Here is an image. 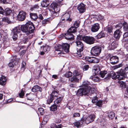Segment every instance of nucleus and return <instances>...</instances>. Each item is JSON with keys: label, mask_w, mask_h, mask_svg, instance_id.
<instances>
[{"label": "nucleus", "mask_w": 128, "mask_h": 128, "mask_svg": "<svg viewBox=\"0 0 128 128\" xmlns=\"http://www.w3.org/2000/svg\"><path fill=\"white\" fill-rule=\"evenodd\" d=\"M21 30L25 33L24 35L28 36L33 33L35 27L32 22L28 21L24 25H22L20 27Z\"/></svg>", "instance_id": "obj_1"}, {"label": "nucleus", "mask_w": 128, "mask_h": 128, "mask_svg": "<svg viewBox=\"0 0 128 128\" xmlns=\"http://www.w3.org/2000/svg\"><path fill=\"white\" fill-rule=\"evenodd\" d=\"M84 36L80 35L78 36L75 42L76 45L77 46L76 54L79 57H82L83 55V53L82 52L84 49V44L80 40H82L83 41V38Z\"/></svg>", "instance_id": "obj_2"}, {"label": "nucleus", "mask_w": 128, "mask_h": 128, "mask_svg": "<svg viewBox=\"0 0 128 128\" xmlns=\"http://www.w3.org/2000/svg\"><path fill=\"white\" fill-rule=\"evenodd\" d=\"M128 72V66L126 67L124 70L121 69L120 71L117 72L118 75H116V78L119 80H123L126 76V73Z\"/></svg>", "instance_id": "obj_3"}, {"label": "nucleus", "mask_w": 128, "mask_h": 128, "mask_svg": "<svg viewBox=\"0 0 128 128\" xmlns=\"http://www.w3.org/2000/svg\"><path fill=\"white\" fill-rule=\"evenodd\" d=\"M62 1L63 0L59 1L58 3L55 2H53L50 5V7L54 10V12L53 14L54 15V14L58 12L60 10V6H61L63 4H62Z\"/></svg>", "instance_id": "obj_4"}, {"label": "nucleus", "mask_w": 128, "mask_h": 128, "mask_svg": "<svg viewBox=\"0 0 128 128\" xmlns=\"http://www.w3.org/2000/svg\"><path fill=\"white\" fill-rule=\"evenodd\" d=\"M88 88V90H87V88H82L79 89L76 93V95L78 96H81L83 95L88 96L91 93L90 92V88Z\"/></svg>", "instance_id": "obj_5"}, {"label": "nucleus", "mask_w": 128, "mask_h": 128, "mask_svg": "<svg viewBox=\"0 0 128 128\" xmlns=\"http://www.w3.org/2000/svg\"><path fill=\"white\" fill-rule=\"evenodd\" d=\"M101 51V48L98 46H96L92 48L90 52L92 55L97 56L100 54Z\"/></svg>", "instance_id": "obj_6"}, {"label": "nucleus", "mask_w": 128, "mask_h": 128, "mask_svg": "<svg viewBox=\"0 0 128 128\" xmlns=\"http://www.w3.org/2000/svg\"><path fill=\"white\" fill-rule=\"evenodd\" d=\"M83 41L86 43L92 44L94 43L95 39L92 36H84L83 38Z\"/></svg>", "instance_id": "obj_7"}, {"label": "nucleus", "mask_w": 128, "mask_h": 128, "mask_svg": "<svg viewBox=\"0 0 128 128\" xmlns=\"http://www.w3.org/2000/svg\"><path fill=\"white\" fill-rule=\"evenodd\" d=\"M70 14L71 12L70 11L66 12L62 16V20H66L67 21H68L69 22L71 21L72 20L70 18Z\"/></svg>", "instance_id": "obj_8"}, {"label": "nucleus", "mask_w": 128, "mask_h": 128, "mask_svg": "<svg viewBox=\"0 0 128 128\" xmlns=\"http://www.w3.org/2000/svg\"><path fill=\"white\" fill-rule=\"evenodd\" d=\"M26 14L23 11L20 12L18 15V18L19 20L22 21L24 20L26 18Z\"/></svg>", "instance_id": "obj_9"}, {"label": "nucleus", "mask_w": 128, "mask_h": 128, "mask_svg": "<svg viewBox=\"0 0 128 128\" xmlns=\"http://www.w3.org/2000/svg\"><path fill=\"white\" fill-rule=\"evenodd\" d=\"M107 76L104 78L105 81H107L110 80L111 77L112 79H115L116 78V75L115 73L113 71H112L110 72V74H108L107 75Z\"/></svg>", "instance_id": "obj_10"}, {"label": "nucleus", "mask_w": 128, "mask_h": 128, "mask_svg": "<svg viewBox=\"0 0 128 128\" xmlns=\"http://www.w3.org/2000/svg\"><path fill=\"white\" fill-rule=\"evenodd\" d=\"M95 116L94 114H91L86 118L85 122L86 124H88L93 122L94 120Z\"/></svg>", "instance_id": "obj_11"}, {"label": "nucleus", "mask_w": 128, "mask_h": 128, "mask_svg": "<svg viewBox=\"0 0 128 128\" xmlns=\"http://www.w3.org/2000/svg\"><path fill=\"white\" fill-rule=\"evenodd\" d=\"M91 93L89 94L90 95V97L92 99V102L94 103L97 102L98 101V98L96 97V94L95 93L92 92V90L90 92Z\"/></svg>", "instance_id": "obj_12"}, {"label": "nucleus", "mask_w": 128, "mask_h": 128, "mask_svg": "<svg viewBox=\"0 0 128 128\" xmlns=\"http://www.w3.org/2000/svg\"><path fill=\"white\" fill-rule=\"evenodd\" d=\"M82 88H87V90H88V87H90V92L92 91V88L90 86V83L87 80L84 81L83 82L82 84Z\"/></svg>", "instance_id": "obj_13"}, {"label": "nucleus", "mask_w": 128, "mask_h": 128, "mask_svg": "<svg viewBox=\"0 0 128 128\" xmlns=\"http://www.w3.org/2000/svg\"><path fill=\"white\" fill-rule=\"evenodd\" d=\"M64 37L65 38L69 40H72L74 39V36L71 33L68 32L67 31V32L64 34Z\"/></svg>", "instance_id": "obj_14"}, {"label": "nucleus", "mask_w": 128, "mask_h": 128, "mask_svg": "<svg viewBox=\"0 0 128 128\" xmlns=\"http://www.w3.org/2000/svg\"><path fill=\"white\" fill-rule=\"evenodd\" d=\"M85 6L84 4L82 3L78 5L77 7V9L80 13H82L85 11L86 10Z\"/></svg>", "instance_id": "obj_15"}, {"label": "nucleus", "mask_w": 128, "mask_h": 128, "mask_svg": "<svg viewBox=\"0 0 128 128\" xmlns=\"http://www.w3.org/2000/svg\"><path fill=\"white\" fill-rule=\"evenodd\" d=\"M100 28L99 24L98 23H95L92 26L91 30L94 32H96Z\"/></svg>", "instance_id": "obj_16"}, {"label": "nucleus", "mask_w": 128, "mask_h": 128, "mask_svg": "<svg viewBox=\"0 0 128 128\" xmlns=\"http://www.w3.org/2000/svg\"><path fill=\"white\" fill-rule=\"evenodd\" d=\"M110 63L113 64H116L118 61V58L117 56H114L111 57L110 59Z\"/></svg>", "instance_id": "obj_17"}, {"label": "nucleus", "mask_w": 128, "mask_h": 128, "mask_svg": "<svg viewBox=\"0 0 128 128\" xmlns=\"http://www.w3.org/2000/svg\"><path fill=\"white\" fill-rule=\"evenodd\" d=\"M117 46V44L116 42L114 41L110 44L108 48L110 50H112L116 48Z\"/></svg>", "instance_id": "obj_18"}, {"label": "nucleus", "mask_w": 128, "mask_h": 128, "mask_svg": "<svg viewBox=\"0 0 128 128\" xmlns=\"http://www.w3.org/2000/svg\"><path fill=\"white\" fill-rule=\"evenodd\" d=\"M122 32L120 30H117L115 31L114 34V37L117 39H119L121 35Z\"/></svg>", "instance_id": "obj_19"}, {"label": "nucleus", "mask_w": 128, "mask_h": 128, "mask_svg": "<svg viewBox=\"0 0 128 128\" xmlns=\"http://www.w3.org/2000/svg\"><path fill=\"white\" fill-rule=\"evenodd\" d=\"M63 50L64 51L66 52H69L70 45L67 43H64L62 45Z\"/></svg>", "instance_id": "obj_20"}, {"label": "nucleus", "mask_w": 128, "mask_h": 128, "mask_svg": "<svg viewBox=\"0 0 128 128\" xmlns=\"http://www.w3.org/2000/svg\"><path fill=\"white\" fill-rule=\"evenodd\" d=\"M84 120L82 119L80 120H79L74 123V126L77 128H79L82 125L84 122Z\"/></svg>", "instance_id": "obj_21"}, {"label": "nucleus", "mask_w": 128, "mask_h": 128, "mask_svg": "<svg viewBox=\"0 0 128 128\" xmlns=\"http://www.w3.org/2000/svg\"><path fill=\"white\" fill-rule=\"evenodd\" d=\"M6 77L3 76H0V84L2 85H4L6 84Z\"/></svg>", "instance_id": "obj_22"}, {"label": "nucleus", "mask_w": 128, "mask_h": 128, "mask_svg": "<svg viewBox=\"0 0 128 128\" xmlns=\"http://www.w3.org/2000/svg\"><path fill=\"white\" fill-rule=\"evenodd\" d=\"M49 4L48 0H43L41 2V5L43 7H47Z\"/></svg>", "instance_id": "obj_23"}, {"label": "nucleus", "mask_w": 128, "mask_h": 128, "mask_svg": "<svg viewBox=\"0 0 128 128\" xmlns=\"http://www.w3.org/2000/svg\"><path fill=\"white\" fill-rule=\"evenodd\" d=\"M42 88L38 86H34L32 88V91L33 92H36L38 91L41 92Z\"/></svg>", "instance_id": "obj_24"}, {"label": "nucleus", "mask_w": 128, "mask_h": 128, "mask_svg": "<svg viewBox=\"0 0 128 128\" xmlns=\"http://www.w3.org/2000/svg\"><path fill=\"white\" fill-rule=\"evenodd\" d=\"M21 29L20 27L17 26L15 27L13 30L12 32V34H18L21 31Z\"/></svg>", "instance_id": "obj_25"}, {"label": "nucleus", "mask_w": 128, "mask_h": 128, "mask_svg": "<svg viewBox=\"0 0 128 128\" xmlns=\"http://www.w3.org/2000/svg\"><path fill=\"white\" fill-rule=\"evenodd\" d=\"M82 74L77 70H75L73 72V75L78 78L81 79Z\"/></svg>", "instance_id": "obj_26"}, {"label": "nucleus", "mask_w": 128, "mask_h": 128, "mask_svg": "<svg viewBox=\"0 0 128 128\" xmlns=\"http://www.w3.org/2000/svg\"><path fill=\"white\" fill-rule=\"evenodd\" d=\"M30 18L34 21H35L38 18V16L36 13H30Z\"/></svg>", "instance_id": "obj_27"}, {"label": "nucleus", "mask_w": 128, "mask_h": 128, "mask_svg": "<svg viewBox=\"0 0 128 128\" xmlns=\"http://www.w3.org/2000/svg\"><path fill=\"white\" fill-rule=\"evenodd\" d=\"M65 20H62V19L61 21H60L58 23V25L63 28L66 26L67 23L66 22Z\"/></svg>", "instance_id": "obj_28"}, {"label": "nucleus", "mask_w": 128, "mask_h": 128, "mask_svg": "<svg viewBox=\"0 0 128 128\" xmlns=\"http://www.w3.org/2000/svg\"><path fill=\"white\" fill-rule=\"evenodd\" d=\"M80 79V78H78L77 77L74 76L73 77L70 79V80L71 82H78L79 79Z\"/></svg>", "instance_id": "obj_29"}, {"label": "nucleus", "mask_w": 128, "mask_h": 128, "mask_svg": "<svg viewBox=\"0 0 128 128\" xmlns=\"http://www.w3.org/2000/svg\"><path fill=\"white\" fill-rule=\"evenodd\" d=\"M12 12V10L9 8H7L6 9L4 10L3 14H5L6 15H9Z\"/></svg>", "instance_id": "obj_30"}, {"label": "nucleus", "mask_w": 128, "mask_h": 128, "mask_svg": "<svg viewBox=\"0 0 128 128\" xmlns=\"http://www.w3.org/2000/svg\"><path fill=\"white\" fill-rule=\"evenodd\" d=\"M18 64L16 60H14L12 61V62H10L8 64V66L10 67H13L15 65Z\"/></svg>", "instance_id": "obj_31"}, {"label": "nucleus", "mask_w": 128, "mask_h": 128, "mask_svg": "<svg viewBox=\"0 0 128 128\" xmlns=\"http://www.w3.org/2000/svg\"><path fill=\"white\" fill-rule=\"evenodd\" d=\"M90 78L92 79L94 82H98L99 80L98 77L96 76H91Z\"/></svg>", "instance_id": "obj_32"}, {"label": "nucleus", "mask_w": 128, "mask_h": 128, "mask_svg": "<svg viewBox=\"0 0 128 128\" xmlns=\"http://www.w3.org/2000/svg\"><path fill=\"white\" fill-rule=\"evenodd\" d=\"M54 99V98L53 97V96L50 94V96L49 97L48 99L47 100V103L48 104H50V103L52 102L53 100Z\"/></svg>", "instance_id": "obj_33"}, {"label": "nucleus", "mask_w": 128, "mask_h": 128, "mask_svg": "<svg viewBox=\"0 0 128 128\" xmlns=\"http://www.w3.org/2000/svg\"><path fill=\"white\" fill-rule=\"evenodd\" d=\"M108 116L110 119H112L115 116V114L113 112H110L108 113Z\"/></svg>", "instance_id": "obj_34"}, {"label": "nucleus", "mask_w": 128, "mask_h": 128, "mask_svg": "<svg viewBox=\"0 0 128 128\" xmlns=\"http://www.w3.org/2000/svg\"><path fill=\"white\" fill-rule=\"evenodd\" d=\"M76 29L73 26H72L68 29L67 32L72 34V33H74L76 32Z\"/></svg>", "instance_id": "obj_35"}, {"label": "nucleus", "mask_w": 128, "mask_h": 128, "mask_svg": "<svg viewBox=\"0 0 128 128\" xmlns=\"http://www.w3.org/2000/svg\"><path fill=\"white\" fill-rule=\"evenodd\" d=\"M62 47V45H59L57 46H55V50L57 51H62L63 49Z\"/></svg>", "instance_id": "obj_36"}, {"label": "nucleus", "mask_w": 128, "mask_h": 128, "mask_svg": "<svg viewBox=\"0 0 128 128\" xmlns=\"http://www.w3.org/2000/svg\"><path fill=\"white\" fill-rule=\"evenodd\" d=\"M58 91H56L54 90L52 91V92L51 94V96H53V97L54 98H56L57 97V96L58 95Z\"/></svg>", "instance_id": "obj_37"}, {"label": "nucleus", "mask_w": 128, "mask_h": 128, "mask_svg": "<svg viewBox=\"0 0 128 128\" xmlns=\"http://www.w3.org/2000/svg\"><path fill=\"white\" fill-rule=\"evenodd\" d=\"M57 110V107L56 105L54 104L52 105L50 107V110L51 111L54 112Z\"/></svg>", "instance_id": "obj_38"}, {"label": "nucleus", "mask_w": 128, "mask_h": 128, "mask_svg": "<svg viewBox=\"0 0 128 128\" xmlns=\"http://www.w3.org/2000/svg\"><path fill=\"white\" fill-rule=\"evenodd\" d=\"M62 99V98L61 97H60L57 98L55 101H54V104L56 105V104L60 103Z\"/></svg>", "instance_id": "obj_39"}, {"label": "nucleus", "mask_w": 128, "mask_h": 128, "mask_svg": "<svg viewBox=\"0 0 128 128\" xmlns=\"http://www.w3.org/2000/svg\"><path fill=\"white\" fill-rule=\"evenodd\" d=\"M100 61V60L98 58H92L91 63H97Z\"/></svg>", "instance_id": "obj_40"}, {"label": "nucleus", "mask_w": 128, "mask_h": 128, "mask_svg": "<svg viewBox=\"0 0 128 128\" xmlns=\"http://www.w3.org/2000/svg\"><path fill=\"white\" fill-rule=\"evenodd\" d=\"M105 34L104 32H101L96 36L98 38H100L104 36Z\"/></svg>", "instance_id": "obj_41"}, {"label": "nucleus", "mask_w": 128, "mask_h": 128, "mask_svg": "<svg viewBox=\"0 0 128 128\" xmlns=\"http://www.w3.org/2000/svg\"><path fill=\"white\" fill-rule=\"evenodd\" d=\"M80 22L79 21H75L73 24V27L75 28H78L80 26Z\"/></svg>", "instance_id": "obj_42"}, {"label": "nucleus", "mask_w": 128, "mask_h": 128, "mask_svg": "<svg viewBox=\"0 0 128 128\" xmlns=\"http://www.w3.org/2000/svg\"><path fill=\"white\" fill-rule=\"evenodd\" d=\"M26 35L25 36L26 37ZM25 38H24V43H26L27 42H28L30 38H32V34H30L28 35V36H27Z\"/></svg>", "instance_id": "obj_43"}, {"label": "nucleus", "mask_w": 128, "mask_h": 128, "mask_svg": "<svg viewBox=\"0 0 128 128\" xmlns=\"http://www.w3.org/2000/svg\"><path fill=\"white\" fill-rule=\"evenodd\" d=\"M50 48V47L48 46H46L43 47V50L45 52L49 51Z\"/></svg>", "instance_id": "obj_44"}, {"label": "nucleus", "mask_w": 128, "mask_h": 128, "mask_svg": "<svg viewBox=\"0 0 128 128\" xmlns=\"http://www.w3.org/2000/svg\"><path fill=\"white\" fill-rule=\"evenodd\" d=\"M123 26V29L124 31H126L128 30V25L127 24L126 22H124L122 24Z\"/></svg>", "instance_id": "obj_45"}, {"label": "nucleus", "mask_w": 128, "mask_h": 128, "mask_svg": "<svg viewBox=\"0 0 128 128\" xmlns=\"http://www.w3.org/2000/svg\"><path fill=\"white\" fill-rule=\"evenodd\" d=\"M107 73V72L106 71H103L100 72V74L102 78H103Z\"/></svg>", "instance_id": "obj_46"}, {"label": "nucleus", "mask_w": 128, "mask_h": 128, "mask_svg": "<svg viewBox=\"0 0 128 128\" xmlns=\"http://www.w3.org/2000/svg\"><path fill=\"white\" fill-rule=\"evenodd\" d=\"M120 86L122 88H125L126 86V84L123 82L122 81L120 82Z\"/></svg>", "instance_id": "obj_47"}, {"label": "nucleus", "mask_w": 128, "mask_h": 128, "mask_svg": "<svg viewBox=\"0 0 128 128\" xmlns=\"http://www.w3.org/2000/svg\"><path fill=\"white\" fill-rule=\"evenodd\" d=\"M2 21L9 23L10 22V21L8 18H4L2 19Z\"/></svg>", "instance_id": "obj_48"}, {"label": "nucleus", "mask_w": 128, "mask_h": 128, "mask_svg": "<svg viewBox=\"0 0 128 128\" xmlns=\"http://www.w3.org/2000/svg\"><path fill=\"white\" fill-rule=\"evenodd\" d=\"M72 76V73L70 71H68L65 74V76L69 78Z\"/></svg>", "instance_id": "obj_49"}, {"label": "nucleus", "mask_w": 128, "mask_h": 128, "mask_svg": "<svg viewBox=\"0 0 128 128\" xmlns=\"http://www.w3.org/2000/svg\"><path fill=\"white\" fill-rule=\"evenodd\" d=\"M102 102V100H98L97 102L96 105L99 107H101L103 104Z\"/></svg>", "instance_id": "obj_50"}, {"label": "nucleus", "mask_w": 128, "mask_h": 128, "mask_svg": "<svg viewBox=\"0 0 128 128\" xmlns=\"http://www.w3.org/2000/svg\"><path fill=\"white\" fill-rule=\"evenodd\" d=\"M94 70L96 71L95 72V73H97L98 72H99L100 70V67L99 66H97L95 67Z\"/></svg>", "instance_id": "obj_51"}, {"label": "nucleus", "mask_w": 128, "mask_h": 128, "mask_svg": "<svg viewBox=\"0 0 128 128\" xmlns=\"http://www.w3.org/2000/svg\"><path fill=\"white\" fill-rule=\"evenodd\" d=\"M95 18L97 20H99L103 18V17L100 14H98L96 16Z\"/></svg>", "instance_id": "obj_52"}, {"label": "nucleus", "mask_w": 128, "mask_h": 128, "mask_svg": "<svg viewBox=\"0 0 128 128\" xmlns=\"http://www.w3.org/2000/svg\"><path fill=\"white\" fill-rule=\"evenodd\" d=\"M122 26L123 24H119L116 25V27L118 28V29L120 30L122 28Z\"/></svg>", "instance_id": "obj_53"}, {"label": "nucleus", "mask_w": 128, "mask_h": 128, "mask_svg": "<svg viewBox=\"0 0 128 128\" xmlns=\"http://www.w3.org/2000/svg\"><path fill=\"white\" fill-rule=\"evenodd\" d=\"M85 59L86 61L91 63L92 58L89 57H86L85 58Z\"/></svg>", "instance_id": "obj_54"}, {"label": "nucleus", "mask_w": 128, "mask_h": 128, "mask_svg": "<svg viewBox=\"0 0 128 128\" xmlns=\"http://www.w3.org/2000/svg\"><path fill=\"white\" fill-rule=\"evenodd\" d=\"M38 110L40 112L41 115H43L44 112V110L42 108H38Z\"/></svg>", "instance_id": "obj_55"}, {"label": "nucleus", "mask_w": 128, "mask_h": 128, "mask_svg": "<svg viewBox=\"0 0 128 128\" xmlns=\"http://www.w3.org/2000/svg\"><path fill=\"white\" fill-rule=\"evenodd\" d=\"M48 22L49 20L48 18L44 19L42 21V24L43 26H45V25Z\"/></svg>", "instance_id": "obj_56"}, {"label": "nucleus", "mask_w": 128, "mask_h": 128, "mask_svg": "<svg viewBox=\"0 0 128 128\" xmlns=\"http://www.w3.org/2000/svg\"><path fill=\"white\" fill-rule=\"evenodd\" d=\"M18 37V34H12V38L15 41L17 39Z\"/></svg>", "instance_id": "obj_57"}, {"label": "nucleus", "mask_w": 128, "mask_h": 128, "mask_svg": "<svg viewBox=\"0 0 128 128\" xmlns=\"http://www.w3.org/2000/svg\"><path fill=\"white\" fill-rule=\"evenodd\" d=\"M26 65L25 62H23L22 63V67L21 68V70L23 71H24L25 69Z\"/></svg>", "instance_id": "obj_58"}, {"label": "nucleus", "mask_w": 128, "mask_h": 128, "mask_svg": "<svg viewBox=\"0 0 128 128\" xmlns=\"http://www.w3.org/2000/svg\"><path fill=\"white\" fill-rule=\"evenodd\" d=\"M122 66V64H120L118 65H116L114 66L113 68L114 69H116Z\"/></svg>", "instance_id": "obj_59"}, {"label": "nucleus", "mask_w": 128, "mask_h": 128, "mask_svg": "<svg viewBox=\"0 0 128 128\" xmlns=\"http://www.w3.org/2000/svg\"><path fill=\"white\" fill-rule=\"evenodd\" d=\"M100 124L102 126L104 125V119H101L100 120Z\"/></svg>", "instance_id": "obj_60"}, {"label": "nucleus", "mask_w": 128, "mask_h": 128, "mask_svg": "<svg viewBox=\"0 0 128 128\" xmlns=\"http://www.w3.org/2000/svg\"><path fill=\"white\" fill-rule=\"evenodd\" d=\"M24 93L23 91H21L20 92L19 94V95L20 98H22L23 96H24Z\"/></svg>", "instance_id": "obj_61"}, {"label": "nucleus", "mask_w": 128, "mask_h": 128, "mask_svg": "<svg viewBox=\"0 0 128 128\" xmlns=\"http://www.w3.org/2000/svg\"><path fill=\"white\" fill-rule=\"evenodd\" d=\"M89 67V66L88 65L84 66L83 68V70L85 71L87 70L88 69Z\"/></svg>", "instance_id": "obj_62"}, {"label": "nucleus", "mask_w": 128, "mask_h": 128, "mask_svg": "<svg viewBox=\"0 0 128 128\" xmlns=\"http://www.w3.org/2000/svg\"><path fill=\"white\" fill-rule=\"evenodd\" d=\"M80 116V114L78 113H75L74 114V116L76 117H79Z\"/></svg>", "instance_id": "obj_63"}, {"label": "nucleus", "mask_w": 128, "mask_h": 128, "mask_svg": "<svg viewBox=\"0 0 128 128\" xmlns=\"http://www.w3.org/2000/svg\"><path fill=\"white\" fill-rule=\"evenodd\" d=\"M128 37V32H125L123 35V37L124 38H126Z\"/></svg>", "instance_id": "obj_64"}]
</instances>
